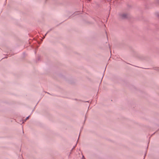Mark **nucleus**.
I'll list each match as a JSON object with an SVG mask.
<instances>
[{
	"instance_id": "nucleus-3",
	"label": "nucleus",
	"mask_w": 159,
	"mask_h": 159,
	"mask_svg": "<svg viewBox=\"0 0 159 159\" xmlns=\"http://www.w3.org/2000/svg\"><path fill=\"white\" fill-rule=\"evenodd\" d=\"M49 32V31L47 32V33L45 34L43 38V39L44 38H45V37L46 36V34H47V33Z\"/></svg>"
},
{
	"instance_id": "nucleus-1",
	"label": "nucleus",
	"mask_w": 159,
	"mask_h": 159,
	"mask_svg": "<svg viewBox=\"0 0 159 159\" xmlns=\"http://www.w3.org/2000/svg\"><path fill=\"white\" fill-rule=\"evenodd\" d=\"M119 16L122 19H125L127 17V15L125 13H120L119 14Z\"/></svg>"
},
{
	"instance_id": "nucleus-4",
	"label": "nucleus",
	"mask_w": 159,
	"mask_h": 159,
	"mask_svg": "<svg viewBox=\"0 0 159 159\" xmlns=\"http://www.w3.org/2000/svg\"><path fill=\"white\" fill-rule=\"evenodd\" d=\"M156 70H159V68H157V69H156Z\"/></svg>"
},
{
	"instance_id": "nucleus-5",
	"label": "nucleus",
	"mask_w": 159,
	"mask_h": 159,
	"mask_svg": "<svg viewBox=\"0 0 159 159\" xmlns=\"http://www.w3.org/2000/svg\"><path fill=\"white\" fill-rule=\"evenodd\" d=\"M89 1H90V0H89Z\"/></svg>"
},
{
	"instance_id": "nucleus-2",
	"label": "nucleus",
	"mask_w": 159,
	"mask_h": 159,
	"mask_svg": "<svg viewBox=\"0 0 159 159\" xmlns=\"http://www.w3.org/2000/svg\"><path fill=\"white\" fill-rule=\"evenodd\" d=\"M30 116H28L27 117L25 120H23L22 123H24V122H25L27 119H28Z\"/></svg>"
}]
</instances>
